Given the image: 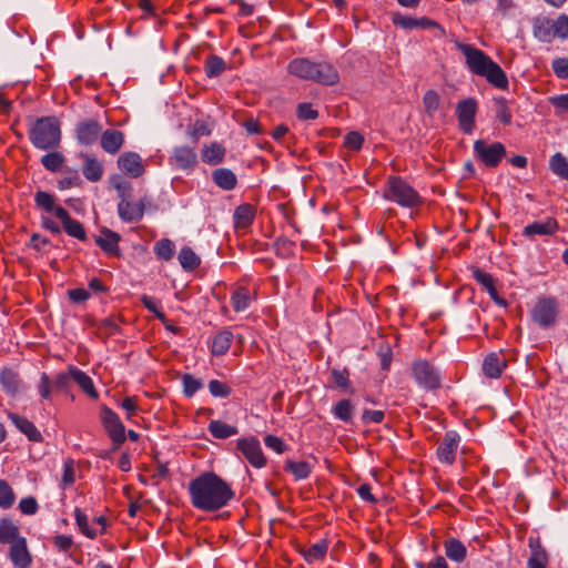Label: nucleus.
<instances>
[{
  "label": "nucleus",
  "instance_id": "obj_1",
  "mask_svg": "<svg viewBox=\"0 0 568 568\" xmlns=\"http://www.w3.org/2000/svg\"><path fill=\"white\" fill-rule=\"evenodd\" d=\"M187 490L193 507L203 511H216L234 497L230 485L212 471L192 479Z\"/></svg>",
  "mask_w": 568,
  "mask_h": 568
},
{
  "label": "nucleus",
  "instance_id": "obj_2",
  "mask_svg": "<svg viewBox=\"0 0 568 568\" xmlns=\"http://www.w3.org/2000/svg\"><path fill=\"white\" fill-rule=\"evenodd\" d=\"M34 203L36 206L45 213H52L58 220L61 221L62 227L50 219L49 216L42 215L41 216V226L51 232L52 234H60L62 230L65 231V233L69 236H72L79 241H85L87 240V232L83 227V225L71 217L69 212L57 204V199L45 192V191H38L34 195Z\"/></svg>",
  "mask_w": 568,
  "mask_h": 568
},
{
  "label": "nucleus",
  "instance_id": "obj_3",
  "mask_svg": "<svg viewBox=\"0 0 568 568\" xmlns=\"http://www.w3.org/2000/svg\"><path fill=\"white\" fill-rule=\"evenodd\" d=\"M456 47L465 55L470 72L485 78L498 89H507L508 79L505 71L489 55L471 44L456 42Z\"/></svg>",
  "mask_w": 568,
  "mask_h": 568
},
{
  "label": "nucleus",
  "instance_id": "obj_4",
  "mask_svg": "<svg viewBox=\"0 0 568 568\" xmlns=\"http://www.w3.org/2000/svg\"><path fill=\"white\" fill-rule=\"evenodd\" d=\"M290 74L305 80L313 81L324 85H334L338 82L337 70L327 62H314L307 58H295L287 65Z\"/></svg>",
  "mask_w": 568,
  "mask_h": 568
},
{
  "label": "nucleus",
  "instance_id": "obj_5",
  "mask_svg": "<svg viewBox=\"0 0 568 568\" xmlns=\"http://www.w3.org/2000/svg\"><path fill=\"white\" fill-rule=\"evenodd\" d=\"M29 140L39 150H54L61 142V126L55 116L37 119L29 129Z\"/></svg>",
  "mask_w": 568,
  "mask_h": 568
},
{
  "label": "nucleus",
  "instance_id": "obj_6",
  "mask_svg": "<svg viewBox=\"0 0 568 568\" xmlns=\"http://www.w3.org/2000/svg\"><path fill=\"white\" fill-rule=\"evenodd\" d=\"M384 197L403 207H415L422 203L418 192L400 176L388 178Z\"/></svg>",
  "mask_w": 568,
  "mask_h": 568
},
{
  "label": "nucleus",
  "instance_id": "obj_7",
  "mask_svg": "<svg viewBox=\"0 0 568 568\" xmlns=\"http://www.w3.org/2000/svg\"><path fill=\"white\" fill-rule=\"evenodd\" d=\"M558 316V302L554 296L539 297L531 311L532 321L547 328L555 324Z\"/></svg>",
  "mask_w": 568,
  "mask_h": 568
},
{
  "label": "nucleus",
  "instance_id": "obj_8",
  "mask_svg": "<svg viewBox=\"0 0 568 568\" xmlns=\"http://www.w3.org/2000/svg\"><path fill=\"white\" fill-rule=\"evenodd\" d=\"M413 376L418 385L426 389H436L440 386V374L438 369L426 359L415 361Z\"/></svg>",
  "mask_w": 568,
  "mask_h": 568
},
{
  "label": "nucleus",
  "instance_id": "obj_9",
  "mask_svg": "<svg viewBox=\"0 0 568 568\" xmlns=\"http://www.w3.org/2000/svg\"><path fill=\"white\" fill-rule=\"evenodd\" d=\"M476 156L488 168H495L506 156V148L500 142L488 144L484 140L474 143Z\"/></svg>",
  "mask_w": 568,
  "mask_h": 568
},
{
  "label": "nucleus",
  "instance_id": "obj_10",
  "mask_svg": "<svg viewBox=\"0 0 568 568\" xmlns=\"http://www.w3.org/2000/svg\"><path fill=\"white\" fill-rule=\"evenodd\" d=\"M100 419L113 444L116 447L122 445L125 442V428L118 414L108 406H102Z\"/></svg>",
  "mask_w": 568,
  "mask_h": 568
},
{
  "label": "nucleus",
  "instance_id": "obj_11",
  "mask_svg": "<svg viewBox=\"0 0 568 568\" xmlns=\"http://www.w3.org/2000/svg\"><path fill=\"white\" fill-rule=\"evenodd\" d=\"M236 448L244 458L255 468H262L266 464L260 442L257 438L251 436L241 438L236 443Z\"/></svg>",
  "mask_w": 568,
  "mask_h": 568
},
{
  "label": "nucleus",
  "instance_id": "obj_12",
  "mask_svg": "<svg viewBox=\"0 0 568 568\" xmlns=\"http://www.w3.org/2000/svg\"><path fill=\"white\" fill-rule=\"evenodd\" d=\"M170 163L182 171H192L197 165V154L191 146L181 145L173 149Z\"/></svg>",
  "mask_w": 568,
  "mask_h": 568
},
{
  "label": "nucleus",
  "instance_id": "obj_13",
  "mask_svg": "<svg viewBox=\"0 0 568 568\" xmlns=\"http://www.w3.org/2000/svg\"><path fill=\"white\" fill-rule=\"evenodd\" d=\"M75 138L82 145L94 144L101 134L102 125L98 120L89 119L75 125Z\"/></svg>",
  "mask_w": 568,
  "mask_h": 568
},
{
  "label": "nucleus",
  "instance_id": "obj_14",
  "mask_svg": "<svg viewBox=\"0 0 568 568\" xmlns=\"http://www.w3.org/2000/svg\"><path fill=\"white\" fill-rule=\"evenodd\" d=\"M459 435L454 432H447L439 446L437 447V457L442 463L452 465L455 462L456 453L459 446Z\"/></svg>",
  "mask_w": 568,
  "mask_h": 568
},
{
  "label": "nucleus",
  "instance_id": "obj_15",
  "mask_svg": "<svg viewBox=\"0 0 568 568\" xmlns=\"http://www.w3.org/2000/svg\"><path fill=\"white\" fill-rule=\"evenodd\" d=\"M476 112L477 102L475 99H465L457 104L456 113L459 126L465 133H470L473 131Z\"/></svg>",
  "mask_w": 568,
  "mask_h": 568
},
{
  "label": "nucleus",
  "instance_id": "obj_16",
  "mask_svg": "<svg viewBox=\"0 0 568 568\" xmlns=\"http://www.w3.org/2000/svg\"><path fill=\"white\" fill-rule=\"evenodd\" d=\"M118 166L124 174L133 179L140 178L145 171L142 158L132 151L124 152L119 156Z\"/></svg>",
  "mask_w": 568,
  "mask_h": 568
},
{
  "label": "nucleus",
  "instance_id": "obj_17",
  "mask_svg": "<svg viewBox=\"0 0 568 568\" xmlns=\"http://www.w3.org/2000/svg\"><path fill=\"white\" fill-rule=\"evenodd\" d=\"M146 197L140 199L132 203L130 200L120 201L118 204V213L122 221L126 223H136L142 220L145 210Z\"/></svg>",
  "mask_w": 568,
  "mask_h": 568
},
{
  "label": "nucleus",
  "instance_id": "obj_18",
  "mask_svg": "<svg viewBox=\"0 0 568 568\" xmlns=\"http://www.w3.org/2000/svg\"><path fill=\"white\" fill-rule=\"evenodd\" d=\"M9 558L16 568H29L31 566L32 556L24 537L10 545Z\"/></svg>",
  "mask_w": 568,
  "mask_h": 568
},
{
  "label": "nucleus",
  "instance_id": "obj_19",
  "mask_svg": "<svg viewBox=\"0 0 568 568\" xmlns=\"http://www.w3.org/2000/svg\"><path fill=\"white\" fill-rule=\"evenodd\" d=\"M125 141L124 133L116 129H106L101 131L100 145L102 150L109 154H116L123 146Z\"/></svg>",
  "mask_w": 568,
  "mask_h": 568
},
{
  "label": "nucleus",
  "instance_id": "obj_20",
  "mask_svg": "<svg viewBox=\"0 0 568 568\" xmlns=\"http://www.w3.org/2000/svg\"><path fill=\"white\" fill-rule=\"evenodd\" d=\"M558 230V222L552 217H547L544 221H536L528 224L523 230V235L528 239H534L536 235H552Z\"/></svg>",
  "mask_w": 568,
  "mask_h": 568
},
{
  "label": "nucleus",
  "instance_id": "obj_21",
  "mask_svg": "<svg viewBox=\"0 0 568 568\" xmlns=\"http://www.w3.org/2000/svg\"><path fill=\"white\" fill-rule=\"evenodd\" d=\"M0 384L9 396H16L21 387L22 381L19 373L12 368L3 367L0 371Z\"/></svg>",
  "mask_w": 568,
  "mask_h": 568
},
{
  "label": "nucleus",
  "instance_id": "obj_22",
  "mask_svg": "<svg viewBox=\"0 0 568 568\" xmlns=\"http://www.w3.org/2000/svg\"><path fill=\"white\" fill-rule=\"evenodd\" d=\"M212 181L223 191H232L237 185L235 173L227 168H219L212 171Z\"/></svg>",
  "mask_w": 568,
  "mask_h": 568
},
{
  "label": "nucleus",
  "instance_id": "obj_23",
  "mask_svg": "<svg viewBox=\"0 0 568 568\" xmlns=\"http://www.w3.org/2000/svg\"><path fill=\"white\" fill-rule=\"evenodd\" d=\"M9 419L22 434L28 437L29 440L37 443L42 440L41 433L38 430L34 424L26 417L11 413L9 414Z\"/></svg>",
  "mask_w": 568,
  "mask_h": 568
},
{
  "label": "nucleus",
  "instance_id": "obj_24",
  "mask_svg": "<svg viewBox=\"0 0 568 568\" xmlns=\"http://www.w3.org/2000/svg\"><path fill=\"white\" fill-rule=\"evenodd\" d=\"M471 274L475 281L478 282L485 290H487L491 300H494L496 303L500 305H505L504 300L499 298L498 296V292L495 287V281L489 273L485 272L479 267H474L471 270Z\"/></svg>",
  "mask_w": 568,
  "mask_h": 568
},
{
  "label": "nucleus",
  "instance_id": "obj_25",
  "mask_svg": "<svg viewBox=\"0 0 568 568\" xmlns=\"http://www.w3.org/2000/svg\"><path fill=\"white\" fill-rule=\"evenodd\" d=\"M226 149L219 142H212L203 146L202 161L209 165H217L223 162Z\"/></svg>",
  "mask_w": 568,
  "mask_h": 568
},
{
  "label": "nucleus",
  "instance_id": "obj_26",
  "mask_svg": "<svg viewBox=\"0 0 568 568\" xmlns=\"http://www.w3.org/2000/svg\"><path fill=\"white\" fill-rule=\"evenodd\" d=\"M119 241L120 235L106 227H104L101 231V235L95 239L97 245L110 255L119 254Z\"/></svg>",
  "mask_w": 568,
  "mask_h": 568
},
{
  "label": "nucleus",
  "instance_id": "obj_27",
  "mask_svg": "<svg viewBox=\"0 0 568 568\" xmlns=\"http://www.w3.org/2000/svg\"><path fill=\"white\" fill-rule=\"evenodd\" d=\"M505 367L506 359L496 353L488 354L483 363L484 374L489 378L499 377Z\"/></svg>",
  "mask_w": 568,
  "mask_h": 568
},
{
  "label": "nucleus",
  "instance_id": "obj_28",
  "mask_svg": "<svg viewBox=\"0 0 568 568\" xmlns=\"http://www.w3.org/2000/svg\"><path fill=\"white\" fill-rule=\"evenodd\" d=\"M70 376L88 396L98 398L99 395L93 381L87 373L74 366H70Z\"/></svg>",
  "mask_w": 568,
  "mask_h": 568
},
{
  "label": "nucleus",
  "instance_id": "obj_29",
  "mask_svg": "<svg viewBox=\"0 0 568 568\" xmlns=\"http://www.w3.org/2000/svg\"><path fill=\"white\" fill-rule=\"evenodd\" d=\"M81 156L84 159V164L82 166L84 178L91 182L100 181L103 175V166L101 162L89 154H81Z\"/></svg>",
  "mask_w": 568,
  "mask_h": 568
},
{
  "label": "nucleus",
  "instance_id": "obj_30",
  "mask_svg": "<svg viewBox=\"0 0 568 568\" xmlns=\"http://www.w3.org/2000/svg\"><path fill=\"white\" fill-rule=\"evenodd\" d=\"M444 549L447 558L453 561L460 564L466 559L467 548L460 540L456 538L446 539L444 541Z\"/></svg>",
  "mask_w": 568,
  "mask_h": 568
},
{
  "label": "nucleus",
  "instance_id": "obj_31",
  "mask_svg": "<svg viewBox=\"0 0 568 568\" xmlns=\"http://www.w3.org/2000/svg\"><path fill=\"white\" fill-rule=\"evenodd\" d=\"M233 217L236 229H245L253 223L255 209L251 204H241L235 209Z\"/></svg>",
  "mask_w": 568,
  "mask_h": 568
},
{
  "label": "nucleus",
  "instance_id": "obj_32",
  "mask_svg": "<svg viewBox=\"0 0 568 568\" xmlns=\"http://www.w3.org/2000/svg\"><path fill=\"white\" fill-rule=\"evenodd\" d=\"M19 527L10 519L2 518L0 520V542L1 544H13L18 539H21Z\"/></svg>",
  "mask_w": 568,
  "mask_h": 568
},
{
  "label": "nucleus",
  "instance_id": "obj_33",
  "mask_svg": "<svg viewBox=\"0 0 568 568\" xmlns=\"http://www.w3.org/2000/svg\"><path fill=\"white\" fill-rule=\"evenodd\" d=\"M534 36L540 41L550 42L555 37L554 21L551 19H537L534 24Z\"/></svg>",
  "mask_w": 568,
  "mask_h": 568
},
{
  "label": "nucleus",
  "instance_id": "obj_34",
  "mask_svg": "<svg viewBox=\"0 0 568 568\" xmlns=\"http://www.w3.org/2000/svg\"><path fill=\"white\" fill-rule=\"evenodd\" d=\"M210 434L217 439H225L239 433L237 427L229 425L222 420L213 419L209 423Z\"/></svg>",
  "mask_w": 568,
  "mask_h": 568
},
{
  "label": "nucleus",
  "instance_id": "obj_35",
  "mask_svg": "<svg viewBox=\"0 0 568 568\" xmlns=\"http://www.w3.org/2000/svg\"><path fill=\"white\" fill-rule=\"evenodd\" d=\"M531 556L528 559V568H546L548 555L538 541L529 540Z\"/></svg>",
  "mask_w": 568,
  "mask_h": 568
},
{
  "label": "nucleus",
  "instance_id": "obj_36",
  "mask_svg": "<svg viewBox=\"0 0 568 568\" xmlns=\"http://www.w3.org/2000/svg\"><path fill=\"white\" fill-rule=\"evenodd\" d=\"M233 334L230 331H222L217 333L212 342L211 352L215 356L224 355L232 343Z\"/></svg>",
  "mask_w": 568,
  "mask_h": 568
},
{
  "label": "nucleus",
  "instance_id": "obj_37",
  "mask_svg": "<svg viewBox=\"0 0 568 568\" xmlns=\"http://www.w3.org/2000/svg\"><path fill=\"white\" fill-rule=\"evenodd\" d=\"M178 258L182 268L189 272L194 271L201 263L199 255L189 246L180 250Z\"/></svg>",
  "mask_w": 568,
  "mask_h": 568
},
{
  "label": "nucleus",
  "instance_id": "obj_38",
  "mask_svg": "<svg viewBox=\"0 0 568 568\" xmlns=\"http://www.w3.org/2000/svg\"><path fill=\"white\" fill-rule=\"evenodd\" d=\"M251 302V294L246 287H237L231 296V305L235 312L246 310Z\"/></svg>",
  "mask_w": 568,
  "mask_h": 568
},
{
  "label": "nucleus",
  "instance_id": "obj_39",
  "mask_svg": "<svg viewBox=\"0 0 568 568\" xmlns=\"http://www.w3.org/2000/svg\"><path fill=\"white\" fill-rule=\"evenodd\" d=\"M355 406L349 399H341L332 409L333 415L344 422L348 423L353 418Z\"/></svg>",
  "mask_w": 568,
  "mask_h": 568
},
{
  "label": "nucleus",
  "instance_id": "obj_40",
  "mask_svg": "<svg viewBox=\"0 0 568 568\" xmlns=\"http://www.w3.org/2000/svg\"><path fill=\"white\" fill-rule=\"evenodd\" d=\"M284 469L290 471L296 480H301L310 476L312 468L306 462L286 460Z\"/></svg>",
  "mask_w": 568,
  "mask_h": 568
},
{
  "label": "nucleus",
  "instance_id": "obj_41",
  "mask_svg": "<svg viewBox=\"0 0 568 568\" xmlns=\"http://www.w3.org/2000/svg\"><path fill=\"white\" fill-rule=\"evenodd\" d=\"M204 70L209 78L219 77L225 70V62L221 57L211 54L205 60Z\"/></svg>",
  "mask_w": 568,
  "mask_h": 568
},
{
  "label": "nucleus",
  "instance_id": "obj_42",
  "mask_svg": "<svg viewBox=\"0 0 568 568\" xmlns=\"http://www.w3.org/2000/svg\"><path fill=\"white\" fill-rule=\"evenodd\" d=\"M549 165L556 175L568 181V161L561 153L554 154L550 158Z\"/></svg>",
  "mask_w": 568,
  "mask_h": 568
},
{
  "label": "nucleus",
  "instance_id": "obj_43",
  "mask_svg": "<svg viewBox=\"0 0 568 568\" xmlns=\"http://www.w3.org/2000/svg\"><path fill=\"white\" fill-rule=\"evenodd\" d=\"M64 163V156L58 151L49 152L41 158V164L51 172L59 171Z\"/></svg>",
  "mask_w": 568,
  "mask_h": 568
},
{
  "label": "nucleus",
  "instance_id": "obj_44",
  "mask_svg": "<svg viewBox=\"0 0 568 568\" xmlns=\"http://www.w3.org/2000/svg\"><path fill=\"white\" fill-rule=\"evenodd\" d=\"M154 252L161 260L169 261L175 252L174 243L169 239H162L154 244Z\"/></svg>",
  "mask_w": 568,
  "mask_h": 568
},
{
  "label": "nucleus",
  "instance_id": "obj_45",
  "mask_svg": "<svg viewBox=\"0 0 568 568\" xmlns=\"http://www.w3.org/2000/svg\"><path fill=\"white\" fill-rule=\"evenodd\" d=\"M75 483V464L74 460L68 458L63 463V473L60 481V487L67 489Z\"/></svg>",
  "mask_w": 568,
  "mask_h": 568
},
{
  "label": "nucleus",
  "instance_id": "obj_46",
  "mask_svg": "<svg viewBox=\"0 0 568 568\" xmlns=\"http://www.w3.org/2000/svg\"><path fill=\"white\" fill-rule=\"evenodd\" d=\"M111 185L116 190L120 201L130 200L132 195V185L130 182L115 175L110 179Z\"/></svg>",
  "mask_w": 568,
  "mask_h": 568
},
{
  "label": "nucleus",
  "instance_id": "obj_47",
  "mask_svg": "<svg viewBox=\"0 0 568 568\" xmlns=\"http://www.w3.org/2000/svg\"><path fill=\"white\" fill-rule=\"evenodd\" d=\"M495 113L496 118L505 125L511 123V111L508 106L507 101L504 98L495 99Z\"/></svg>",
  "mask_w": 568,
  "mask_h": 568
},
{
  "label": "nucleus",
  "instance_id": "obj_48",
  "mask_svg": "<svg viewBox=\"0 0 568 568\" xmlns=\"http://www.w3.org/2000/svg\"><path fill=\"white\" fill-rule=\"evenodd\" d=\"M183 393L186 397H192L197 390L203 387L201 379L195 378L191 374H185L182 377Z\"/></svg>",
  "mask_w": 568,
  "mask_h": 568
},
{
  "label": "nucleus",
  "instance_id": "obj_49",
  "mask_svg": "<svg viewBox=\"0 0 568 568\" xmlns=\"http://www.w3.org/2000/svg\"><path fill=\"white\" fill-rule=\"evenodd\" d=\"M327 542L322 540L312 545L304 554L305 559L310 562L324 558L327 552Z\"/></svg>",
  "mask_w": 568,
  "mask_h": 568
},
{
  "label": "nucleus",
  "instance_id": "obj_50",
  "mask_svg": "<svg viewBox=\"0 0 568 568\" xmlns=\"http://www.w3.org/2000/svg\"><path fill=\"white\" fill-rule=\"evenodd\" d=\"M440 98L435 90H428L423 97V104L427 114L433 115L439 108Z\"/></svg>",
  "mask_w": 568,
  "mask_h": 568
},
{
  "label": "nucleus",
  "instance_id": "obj_51",
  "mask_svg": "<svg viewBox=\"0 0 568 568\" xmlns=\"http://www.w3.org/2000/svg\"><path fill=\"white\" fill-rule=\"evenodd\" d=\"M14 503V493L6 480L0 479V507L10 508Z\"/></svg>",
  "mask_w": 568,
  "mask_h": 568
},
{
  "label": "nucleus",
  "instance_id": "obj_52",
  "mask_svg": "<svg viewBox=\"0 0 568 568\" xmlns=\"http://www.w3.org/2000/svg\"><path fill=\"white\" fill-rule=\"evenodd\" d=\"M74 518L83 535L91 539L97 536V531L89 527L88 516L80 508L74 509Z\"/></svg>",
  "mask_w": 568,
  "mask_h": 568
},
{
  "label": "nucleus",
  "instance_id": "obj_53",
  "mask_svg": "<svg viewBox=\"0 0 568 568\" xmlns=\"http://www.w3.org/2000/svg\"><path fill=\"white\" fill-rule=\"evenodd\" d=\"M81 184V179L77 171L65 170V175L58 181L60 190H68Z\"/></svg>",
  "mask_w": 568,
  "mask_h": 568
},
{
  "label": "nucleus",
  "instance_id": "obj_54",
  "mask_svg": "<svg viewBox=\"0 0 568 568\" xmlns=\"http://www.w3.org/2000/svg\"><path fill=\"white\" fill-rule=\"evenodd\" d=\"M209 390L212 396L220 397V398H226L231 395V387L217 379H212L209 382Z\"/></svg>",
  "mask_w": 568,
  "mask_h": 568
},
{
  "label": "nucleus",
  "instance_id": "obj_55",
  "mask_svg": "<svg viewBox=\"0 0 568 568\" xmlns=\"http://www.w3.org/2000/svg\"><path fill=\"white\" fill-rule=\"evenodd\" d=\"M418 28L430 30L433 36L438 39L445 37L446 34L445 29L439 23L428 18H419Z\"/></svg>",
  "mask_w": 568,
  "mask_h": 568
},
{
  "label": "nucleus",
  "instance_id": "obj_56",
  "mask_svg": "<svg viewBox=\"0 0 568 568\" xmlns=\"http://www.w3.org/2000/svg\"><path fill=\"white\" fill-rule=\"evenodd\" d=\"M331 377L336 387L347 389L349 386L348 372L347 369L333 368Z\"/></svg>",
  "mask_w": 568,
  "mask_h": 568
},
{
  "label": "nucleus",
  "instance_id": "obj_57",
  "mask_svg": "<svg viewBox=\"0 0 568 568\" xmlns=\"http://www.w3.org/2000/svg\"><path fill=\"white\" fill-rule=\"evenodd\" d=\"M364 142V138L358 132H349L344 139V145L351 151H358Z\"/></svg>",
  "mask_w": 568,
  "mask_h": 568
},
{
  "label": "nucleus",
  "instance_id": "obj_58",
  "mask_svg": "<svg viewBox=\"0 0 568 568\" xmlns=\"http://www.w3.org/2000/svg\"><path fill=\"white\" fill-rule=\"evenodd\" d=\"M554 21L555 37L567 39L568 38V16L560 14Z\"/></svg>",
  "mask_w": 568,
  "mask_h": 568
},
{
  "label": "nucleus",
  "instance_id": "obj_59",
  "mask_svg": "<svg viewBox=\"0 0 568 568\" xmlns=\"http://www.w3.org/2000/svg\"><path fill=\"white\" fill-rule=\"evenodd\" d=\"M53 384L48 376V374L42 373L40 377V382L38 384V392L43 399H49L51 397V392L53 389Z\"/></svg>",
  "mask_w": 568,
  "mask_h": 568
},
{
  "label": "nucleus",
  "instance_id": "obj_60",
  "mask_svg": "<svg viewBox=\"0 0 568 568\" xmlns=\"http://www.w3.org/2000/svg\"><path fill=\"white\" fill-rule=\"evenodd\" d=\"M551 68L554 73L559 79H568V59L557 58L552 60Z\"/></svg>",
  "mask_w": 568,
  "mask_h": 568
},
{
  "label": "nucleus",
  "instance_id": "obj_61",
  "mask_svg": "<svg viewBox=\"0 0 568 568\" xmlns=\"http://www.w3.org/2000/svg\"><path fill=\"white\" fill-rule=\"evenodd\" d=\"M296 114L300 120H315L318 116V112L312 108L311 103H300Z\"/></svg>",
  "mask_w": 568,
  "mask_h": 568
},
{
  "label": "nucleus",
  "instance_id": "obj_62",
  "mask_svg": "<svg viewBox=\"0 0 568 568\" xmlns=\"http://www.w3.org/2000/svg\"><path fill=\"white\" fill-rule=\"evenodd\" d=\"M393 22L395 26H398L403 29L418 28V19L409 17V16L396 14L393 18Z\"/></svg>",
  "mask_w": 568,
  "mask_h": 568
},
{
  "label": "nucleus",
  "instance_id": "obj_63",
  "mask_svg": "<svg viewBox=\"0 0 568 568\" xmlns=\"http://www.w3.org/2000/svg\"><path fill=\"white\" fill-rule=\"evenodd\" d=\"M141 302L144 305V307L146 310H149L150 312H152L153 314H155V316L159 320H161L162 322L165 321V315L160 311L158 303L153 297L148 296V295H142Z\"/></svg>",
  "mask_w": 568,
  "mask_h": 568
},
{
  "label": "nucleus",
  "instance_id": "obj_64",
  "mask_svg": "<svg viewBox=\"0 0 568 568\" xmlns=\"http://www.w3.org/2000/svg\"><path fill=\"white\" fill-rule=\"evenodd\" d=\"M549 102L556 109L557 114L568 112V93L551 97L549 99Z\"/></svg>",
  "mask_w": 568,
  "mask_h": 568
}]
</instances>
